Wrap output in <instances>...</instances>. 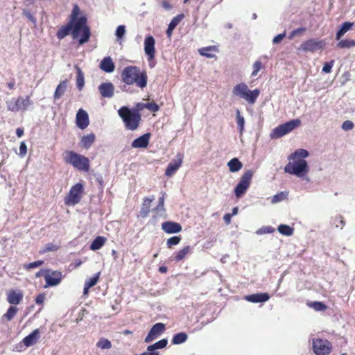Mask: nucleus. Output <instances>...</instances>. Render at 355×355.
Listing matches in <instances>:
<instances>
[{
	"label": "nucleus",
	"mask_w": 355,
	"mask_h": 355,
	"mask_svg": "<svg viewBox=\"0 0 355 355\" xmlns=\"http://www.w3.org/2000/svg\"><path fill=\"white\" fill-rule=\"evenodd\" d=\"M309 155V151L306 149L295 150L288 157V163L284 167L285 173L309 182L310 166L305 159Z\"/></svg>",
	"instance_id": "f257e3e1"
},
{
	"label": "nucleus",
	"mask_w": 355,
	"mask_h": 355,
	"mask_svg": "<svg viewBox=\"0 0 355 355\" xmlns=\"http://www.w3.org/2000/svg\"><path fill=\"white\" fill-rule=\"evenodd\" d=\"M80 9L77 5L73 8L71 15L70 26L71 35L73 38H79V44L86 43L90 37V31L87 26V19L84 16L78 17Z\"/></svg>",
	"instance_id": "f03ea898"
},
{
	"label": "nucleus",
	"mask_w": 355,
	"mask_h": 355,
	"mask_svg": "<svg viewBox=\"0 0 355 355\" xmlns=\"http://www.w3.org/2000/svg\"><path fill=\"white\" fill-rule=\"evenodd\" d=\"M123 81L127 85L136 84L140 88H144L147 84V75L141 72L137 67H127L121 73Z\"/></svg>",
	"instance_id": "7ed1b4c3"
},
{
	"label": "nucleus",
	"mask_w": 355,
	"mask_h": 355,
	"mask_svg": "<svg viewBox=\"0 0 355 355\" xmlns=\"http://www.w3.org/2000/svg\"><path fill=\"white\" fill-rule=\"evenodd\" d=\"M64 161L78 171L87 172L90 164L89 159L72 150H67L63 154Z\"/></svg>",
	"instance_id": "20e7f679"
},
{
	"label": "nucleus",
	"mask_w": 355,
	"mask_h": 355,
	"mask_svg": "<svg viewBox=\"0 0 355 355\" xmlns=\"http://www.w3.org/2000/svg\"><path fill=\"white\" fill-rule=\"evenodd\" d=\"M232 93L236 97L245 100L249 104L253 105L256 103L260 94V90L259 89L250 90L245 83H241L233 87Z\"/></svg>",
	"instance_id": "39448f33"
},
{
	"label": "nucleus",
	"mask_w": 355,
	"mask_h": 355,
	"mask_svg": "<svg viewBox=\"0 0 355 355\" xmlns=\"http://www.w3.org/2000/svg\"><path fill=\"white\" fill-rule=\"evenodd\" d=\"M118 114L128 129L135 130L139 127L141 115L136 110L132 111L124 106L119 110Z\"/></svg>",
	"instance_id": "423d86ee"
},
{
	"label": "nucleus",
	"mask_w": 355,
	"mask_h": 355,
	"mask_svg": "<svg viewBox=\"0 0 355 355\" xmlns=\"http://www.w3.org/2000/svg\"><path fill=\"white\" fill-rule=\"evenodd\" d=\"M301 125V121L298 119L291 120L285 123L281 124L274 128L270 133L271 139L280 138L297 128Z\"/></svg>",
	"instance_id": "0eeeda50"
},
{
	"label": "nucleus",
	"mask_w": 355,
	"mask_h": 355,
	"mask_svg": "<svg viewBox=\"0 0 355 355\" xmlns=\"http://www.w3.org/2000/svg\"><path fill=\"white\" fill-rule=\"evenodd\" d=\"M83 189L84 187L81 183L73 185L64 198V204L67 206H74L79 203L83 197Z\"/></svg>",
	"instance_id": "6e6552de"
},
{
	"label": "nucleus",
	"mask_w": 355,
	"mask_h": 355,
	"mask_svg": "<svg viewBox=\"0 0 355 355\" xmlns=\"http://www.w3.org/2000/svg\"><path fill=\"white\" fill-rule=\"evenodd\" d=\"M253 173L252 171L248 170L241 176L234 189V193L237 198H241L246 193L250 187Z\"/></svg>",
	"instance_id": "1a4fd4ad"
},
{
	"label": "nucleus",
	"mask_w": 355,
	"mask_h": 355,
	"mask_svg": "<svg viewBox=\"0 0 355 355\" xmlns=\"http://www.w3.org/2000/svg\"><path fill=\"white\" fill-rule=\"evenodd\" d=\"M32 105V102L29 96L18 97L12 98L6 101V105L8 110L16 112L19 110H26Z\"/></svg>",
	"instance_id": "9d476101"
},
{
	"label": "nucleus",
	"mask_w": 355,
	"mask_h": 355,
	"mask_svg": "<svg viewBox=\"0 0 355 355\" xmlns=\"http://www.w3.org/2000/svg\"><path fill=\"white\" fill-rule=\"evenodd\" d=\"M325 45L326 43L323 40L310 39L303 42L298 47V50L303 52L313 53L317 51L322 50Z\"/></svg>",
	"instance_id": "9b49d317"
},
{
	"label": "nucleus",
	"mask_w": 355,
	"mask_h": 355,
	"mask_svg": "<svg viewBox=\"0 0 355 355\" xmlns=\"http://www.w3.org/2000/svg\"><path fill=\"white\" fill-rule=\"evenodd\" d=\"M313 349L317 355H327L330 353L331 345L327 340H313Z\"/></svg>",
	"instance_id": "f8f14e48"
},
{
	"label": "nucleus",
	"mask_w": 355,
	"mask_h": 355,
	"mask_svg": "<svg viewBox=\"0 0 355 355\" xmlns=\"http://www.w3.org/2000/svg\"><path fill=\"white\" fill-rule=\"evenodd\" d=\"M62 279V275L59 271L47 270L44 274L46 284L44 288L58 285Z\"/></svg>",
	"instance_id": "ddd939ff"
},
{
	"label": "nucleus",
	"mask_w": 355,
	"mask_h": 355,
	"mask_svg": "<svg viewBox=\"0 0 355 355\" xmlns=\"http://www.w3.org/2000/svg\"><path fill=\"white\" fill-rule=\"evenodd\" d=\"M144 49L145 54L148 57V60L150 61L155 57V40L152 35H147L144 42Z\"/></svg>",
	"instance_id": "4468645a"
},
{
	"label": "nucleus",
	"mask_w": 355,
	"mask_h": 355,
	"mask_svg": "<svg viewBox=\"0 0 355 355\" xmlns=\"http://www.w3.org/2000/svg\"><path fill=\"white\" fill-rule=\"evenodd\" d=\"M165 330V325L163 323H156L153 326L151 329L150 330L148 336L145 338L146 343H150L154 339H155L157 336L161 335L162 332Z\"/></svg>",
	"instance_id": "2eb2a0df"
},
{
	"label": "nucleus",
	"mask_w": 355,
	"mask_h": 355,
	"mask_svg": "<svg viewBox=\"0 0 355 355\" xmlns=\"http://www.w3.org/2000/svg\"><path fill=\"white\" fill-rule=\"evenodd\" d=\"M76 123L77 126L81 130L85 129L89 125V116L85 110L83 109L78 110L76 116Z\"/></svg>",
	"instance_id": "dca6fc26"
},
{
	"label": "nucleus",
	"mask_w": 355,
	"mask_h": 355,
	"mask_svg": "<svg viewBox=\"0 0 355 355\" xmlns=\"http://www.w3.org/2000/svg\"><path fill=\"white\" fill-rule=\"evenodd\" d=\"M183 155L178 154L175 159L169 163L166 170L165 175L168 177L173 175L182 164Z\"/></svg>",
	"instance_id": "f3484780"
},
{
	"label": "nucleus",
	"mask_w": 355,
	"mask_h": 355,
	"mask_svg": "<svg viewBox=\"0 0 355 355\" xmlns=\"http://www.w3.org/2000/svg\"><path fill=\"white\" fill-rule=\"evenodd\" d=\"M150 138V133H146L132 141L131 146L133 148H146L148 146Z\"/></svg>",
	"instance_id": "a211bd4d"
},
{
	"label": "nucleus",
	"mask_w": 355,
	"mask_h": 355,
	"mask_svg": "<svg viewBox=\"0 0 355 355\" xmlns=\"http://www.w3.org/2000/svg\"><path fill=\"white\" fill-rule=\"evenodd\" d=\"M101 95L104 98H112L114 96V87L111 83H103L98 86Z\"/></svg>",
	"instance_id": "6ab92c4d"
},
{
	"label": "nucleus",
	"mask_w": 355,
	"mask_h": 355,
	"mask_svg": "<svg viewBox=\"0 0 355 355\" xmlns=\"http://www.w3.org/2000/svg\"><path fill=\"white\" fill-rule=\"evenodd\" d=\"M162 228L167 234H175L182 230V226L178 223L167 221L162 224Z\"/></svg>",
	"instance_id": "aec40b11"
},
{
	"label": "nucleus",
	"mask_w": 355,
	"mask_h": 355,
	"mask_svg": "<svg viewBox=\"0 0 355 355\" xmlns=\"http://www.w3.org/2000/svg\"><path fill=\"white\" fill-rule=\"evenodd\" d=\"M40 338V332L38 329H35L31 334L22 340V343L27 347L36 344Z\"/></svg>",
	"instance_id": "412c9836"
},
{
	"label": "nucleus",
	"mask_w": 355,
	"mask_h": 355,
	"mask_svg": "<svg viewBox=\"0 0 355 355\" xmlns=\"http://www.w3.org/2000/svg\"><path fill=\"white\" fill-rule=\"evenodd\" d=\"M23 293L21 291L11 290L8 293L7 301L10 304H19L23 299Z\"/></svg>",
	"instance_id": "4be33fe9"
},
{
	"label": "nucleus",
	"mask_w": 355,
	"mask_h": 355,
	"mask_svg": "<svg viewBox=\"0 0 355 355\" xmlns=\"http://www.w3.org/2000/svg\"><path fill=\"white\" fill-rule=\"evenodd\" d=\"M270 299L267 293H257L245 296V300L253 303L264 302Z\"/></svg>",
	"instance_id": "5701e85b"
},
{
	"label": "nucleus",
	"mask_w": 355,
	"mask_h": 355,
	"mask_svg": "<svg viewBox=\"0 0 355 355\" xmlns=\"http://www.w3.org/2000/svg\"><path fill=\"white\" fill-rule=\"evenodd\" d=\"M100 68L107 73H112L114 71L115 66L112 58L108 56L103 59L100 64Z\"/></svg>",
	"instance_id": "b1692460"
},
{
	"label": "nucleus",
	"mask_w": 355,
	"mask_h": 355,
	"mask_svg": "<svg viewBox=\"0 0 355 355\" xmlns=\"http://www.w3.org/2000/svg\"><path fill=\"white\" fill-rule=\"evenodd\" d=\"M96 139V136L94 133H89L87 135L83 136L80 139V145L85 149H88L93 144Z\"/></svg>",
	"instance_id": "393cba45"
},
{
	"label": "nucleus",
	"mask_w": 355,
	"mask_h": 355,
	"mask_svg": "<svg viewBox=\"0 0 355 355\" xmlns=\"http://www.w3.org/2000/svg\"><path fill=\"white\" fill-rule=\"evenodd\" d=\"M184 18V15L181 14L175 17L170 22L167 31L166 35L168 37H171L174 28L178 25L181 20Z\"/></svg>",
	"instance_id": "a878e982"
},
{
	"label": "nucleus",
	"mask_w": 355,
	"mask_h": 355,
	"mask_svg": "<svg viewBox=\"0 0 355 355\" xmlns=\"http://www.w3.org/2000/svg\"><path fill=\"white\" fill-rule=\"evenodd\" d=\"M67 87V81L63 80L60 83V84L57 86L55 91L53 94V98L55 100H58L66 92Z\"/></svg>",
	"instance_id": "bb28decb"
},
{
	"label": "nucleus",
	"mask_w": 355,
	"mask_h": 355,
	"mask_svg": "<svg viewBox=\"0 0 355 355\" xmlns=\"http://www.w3.org/2000/svg\"><path fill=\"white\" fill-rule=\"evenodd\" d=\"M144 108H146L152 112H157L159 110V106L155 103H138L135 106V110L139 112V111L143 110Z\"/></svg>",
	"instance_id": "cd10ccee"
},
{
	"label": "nucleus",
	"mask_w": 355,
	"mask_h": 355,
	"mask_svg": "<svg viewBox=\"0 0 355 355\" xmlns=\"http://www.w3.org/2000/svg\"><path fill=\"white\" fill-rule=\"evenodd\" d=\"M227 166L229 170L232 173H236L239 171L242 167V163L239 160L238 158H233L227 162Z\"/></svg>",
	"instance_id": "c85d7f7f"
},
{
	"label": "nucleus",
	"mask_w": 355,
	"mask_h": 355,
	"mask_svg": "<svg viewBox=\"0 0 355 355\" xmlns=\"http://www.w3.org/2000/svg\"><path fill=\"white\" fill-rule=\"evenodd\" d=\"M217 51V48L215 46H209L198 49L199 53L209 58L215 57L214 52Z\"/></svg>",
	"instance_id": "c756f323"
},
{
	"label": "nucleus",
	"mask_w": 355,
	"mask_h": 355,
	"mask_svg": "<svg viewBox=\"0 0 355 355\" xmlns=\"http://www.w3.org/2000/svg\"><path fill=\"white\" fill-rule=\"evenodd\" d=\"M191 251V247L187 245L184 247L182 249L177 252L174 257V260L177 262L183 260L187 255H188Z\"/></svg>",
	"instance_id": "7c9ffc66"
},
{
	"label": "nucleus",
	"mask_w": 355,
	"mask_h": 355,
	"mask_svg": "<svg viewBox=\"0 0 355 355\" xmlns=\"http://www.w3.org/2000/svg\"><path fill=\"white\" fill-rule=\"evenodd\" d=\"M105 242L106 238L103 236H98L91 243L90 249L94 251L98 250L105 245Z\"/></svg>",
	"instance_id": "2f4dec72"
},
{
	"label": "nucleus",
	"mask_w": 355,
	"mask_h": 355,
	"mask_svg": "<svg viewBox=\"0 0 355 355\" xmlns=\"http://www.w3.org/2000/svg\"><path fill=\"white\" fill-rule=\"evenodd\" d=\"M18 312V309L15 306H10L6 313L2 316V320L10 321L12 320Z\"/></svg>",
	"instance_id": "473e14b6"
},
{
	"label": "nucleus",
	"mask_w": 355,
	"mask_h": 355,
	"mask_svg": "<svg viewBox=\"0 0 355 355\" xmlns=\"http://www.w3.org/2000/svg\"><path fill=\"white\" fill-rule=\"evenodd\" d=\"M75 69L77 71V77H76V85L79 90H81L85 85V78L84 74L81 69L78 67L75 66Z\"/></svg>",
	"instance_id": "72a5a7b5"
},
{
	"label": "nucleus",
	"mask_w": 355,
	"mask_h": 355,
	"mask_svg": "<svg viewBox=\"0 0 355 355\" xmlns=\"http://www.w3.org/2000/svg\"><path fill=\"white\" fill-rule=\"evenodd\" d=\"M353 23L352 22H345L342 24L340 28L336 33V40H340V37L348 31H349L353 26Z\"/></svg>",
	"instance_id": "f704fd0d"
},
{
	"label": "nucleus",
	"mask_w": 355,
	"mask_h": 355,
	"mask_svg": "<svg viewBox=\"0 0 355 355\" xmlns=\"http://www.w3.org/2000/svg\"><path fill=\"white\" fill-rule=\"evenodd\" d=\"M278 232L284 236H291L293 234L294 230L287 225H280L277 228Z\"/></svg>",
	"instance_id": "c9c22d12"
},
{
	"label": "nucleus",
	"mask_w": 355,
	"mask_h": 355,
	"mask_svg": "<svg viewBox=\"0 0 355 355\" xmlns=\"http://www.w3.org/2000/svg\"><path fill=\"white\" fill-rule=\"evenodd\" d=\"M187 338L188 336L185 333H178L173 336L172 343L173 345L182 344L187 340Z\"/></svg>",
	"instance_id": "e433bc0d"
},
{
	"label": "nucleus",
	"mask_w": 355,
	"mask_h": 355,
	"mask_svg": "<svg viewBox=\"0 0 355 355\" xmlns=\"http://www.w3.org/2000/svg\"><path fill=\"white\" fill-rule=\"evenodd\" d=\"M96 347L101 349H109L112 347V343L108 339L101 338L96 343Z\"/></svg>",
	"instance_id": "4c0bfd02"
},
{
	"label": "nucleus",
	"mask_w": 355,
	"mask_h": 355,
	"mask_svg": "<svg viewBox=\"0 0 355 355\" xmlns=\"http://www.w3.org/2000/svg\"><path fill=\"white\" fill-rule=\"evenodd\" d=\"M168 343L166 339H162L159 341L155 343V344L150 345L148 347V351L153 352L155 349H163L164 348Z\"/></svg>",
	"instance_id": "58836bf2"
},
{
	"label": "nucleus",
	"mask_w": 355,
	"mask_h": 355,
	"mask_svg": "<svg viewBox=\"0 0 355 355\" xmlns=\"http://www.w3.org/2000/svg\"><path fill=\"white\" fill-rule=\"evenodd\" d=\"M308 306L313 309L316 311H322L327 309V306L320 302H309Z\"/></svg>",
	"instance_id": "ea45409f"
},
{
	"label": "nucleus",
	"mask_w": 355,
	"mask_h": 355,
	"mask_svg": "<svg viewBox=\"0 0 355 355\" xmlns=\"http://www.w3.org/2000/svg\"><path fill=\"white\" fill-rule=\"evenodd\" d=\"M288 197V193L285 191H281L275 196H272L271 202L272 204H276L279 202L283 201L284 200L286 199Z\"/></svg>",
	"instance_id": "a19ab883"
},
{
	"label": "nucleus",
	"mask_w": 355,
	"mask_h": 355,
	"mask_svg": "<svg viewBox=\"0 0 355 355\" xmlns=\"http://www.w3.org/2000/svg\"><path fill=\"white\" fill-rule=\"evenodd\" d=\"M236 112L237 125L239 127V132L240 134H243V132L244 130L245 119L244 117L241 115L240 111L239 110H237Z\"/></svg>",
	"instance_id": "79ce46f5"
},
{
	"label": "nucleus",
	"mask_w": 355,
	"mask_h": 355,
	"mask_svg": "<svg viewBox=\"0 0 355 355\" xmlns=\"http://www.w3.org/2000/svg\"><path fill=\"white\" fill-rule=\"evenodd\" d=\"M69 33H71V28L70 26V24H69L67 26H64L61 28L57 33V37L59 39H62L65 36L69 34Z\"/></svg>",
	"instance_id": "37998d69"
},
{
	"label": "nucleus",
	"mask_w": 355,
	"mask_h": 355,
	"mask_svg": "<svg viewBox=\"0 0 355 355\" xmlns=\"http://www.w3.org/2000/svg\"><path fill=\"white\" fill-rule=\"evenodd\" d=\"M334 220V225L337 228L343 229L345 225V221L344 220V218L343 216H337L335 218H333Z\"/></svg>",
	"instance_id": "c03bdc74"
},
{
	"label": "nucleus",
	"mask_w": 355,
	"mask_h": 355,
	"mask_svg": "<svg viewBox=\"0 0 355 355\" xmlns=\"http://www.w3.org/2000/svg\"><path fill=\"white\" fill-rule=\"evenodd\" d=\"M337 46L338 48H351L355 46V40H341L338 43Z\"/></svg>",
	"instance_id": "a18cd8bd"
},
{
	"label": "nucleus",
	"mask_w": 355,
	"mask_h": 355,
	"mask_svg": "<svg viewBox=\"0 0 355 355\" xmlns=\"http://www.w3.org/2000/svg\"><path fill=\"white\" fill-rule=\"evenodd\" d=\"M101 272H98L95 275V276L89 278L87 280H86L85 284L87 285V287H92L95 286L100 277Z\"/></svg>",
	"instance_id": "49530a36"
},
{
	"label": "nucleus",
	"mask_w": 355,
	"mask_h": 355,
	"mask_svg": "<svg viewBox=\"0 0 355 355\" xmlns=\"http://www.w3.org/2000/svg\"><path fill=\"white\" fill-rule=\"evenodd\" d=\"M275 229L271 226H263L256 231L257 235L270 234L274 232Z\"/></svg>",
	"instance_id": "de8ad7c7"
},
{
	"label": "nucleus",
	"mask_w": 355,
	"mask_h": 355,
	"mask_svg": "<svg viewBox=\"0 0 355 355\" xmlns=\"http://www.w3.org/2000/svg\"><path fill=\"white\" fill-rule=\"evenodd\" d=\"M125 34V27L123 25H120L116 28V37L118 40L122 39Z\"/></svg>",
	"instance_id": "09e8293b"
},
{
	"label": "nucleus",
	"mask_w": 355,
	"mask_h": 355,
	"mask_svg": "<svg viewBox=\"0 0 355 355\" xmlns=\"http://www.w3.org/2000/svg\"><path fill=\"white\" fill-rule=\"evenodd\" d=\"M181 240L180 236H173L167 240L166 244L168 248H171L173 245H178Z\"/></svg>",
	"instance_id": "8fccbe9b"
},
{
	"label": "nucleus",
	"mask_w": 355,
	"mask_h": 355,
	"mask_svg": "<svg viewBox=\"0 0 355 355\" xmlns=\"http://www.w3.org/2000/svg\"><path fill=\"white\" fill-rule=\"evenodd\" d=\"M252 68L253 71L251 75L252 76H256L262 68V63L257 60L253 64Z\"/></svg>",
	"instance_id": "3c124183"
},
{
	"label": "nucleus",
	"mask_w": 355,
	"mask_h": 355,
	"mask_svg": "<svg viewBox=\"0 0 355 355\" xmlns=\"http://www.w3.org/2000/svg\"><path fill=\"white\" fill-rule=\"evenodd\" d=\"M43 263H44L43 261H36L26 264L24 266V268L29 270V269H32V268H38L40 266H42Z\"/></svg>",
	"instance_id": "603ef678"
},
{
	"label": "nucleus",
	"mask_w": 355,
	"mask_h": 355,
	"mask_svg": "<svg viewBox=\"0 0 355 355\" xmlns=\"http://www.w3.org/2000/svg\"><path fill=\"white\" fill-rule=\"evenodd\" d=\"M334 60H331L329 62H326L324 63V66H323V68H322V71L325 73H329L331 72V69L334 66Z\"/></svg>",
	"instance_id": "864d4df0"
},
{
	"label": "nucleus",
	"mask_w": 355,
	"mask_h": 355,
	"mask_svg": "<svg viewBox=\"0 0 355 355\" xmlns=\"http://www.w3.org/2000/svg\"><path fill=\"white\" fill-rule=\"evenodd\" d=\"M58 249V246L54 245V244H52V243H49L47 244L44 249H42L40 252L41 253H44V252H49V251H55Z\"/></svg>",
	"instance_id": "5fc2aeb1"
},
{
	"label": "nucleus",
	"mask_w": 355,
	"mask_h": 355,
	"mask_svg": "<svg viewBox=\"0 0 355 355\" xmlns=\"http://www.w3.org/2000/svg\"><path fill=\"white\" fill-rule=\"evenodd\" d=\"M27 153V146L24 141L21 142L20 146H19V155L21 157H24Z\"/></svg>",
	"instance_id": "6e6d98bb"
},
{
	"label": "nucleus",
	"mask_w": 355,
	"mask_h": 355,
	"mask_svg": "<svg viewBox=\"0 0 355 355\" xmlns=\"http://www.w3.org/2000/svg\"><path fill=\"white\" fill-rule=\"evenodd\" d=\"M354 128V123L351 121H345L342 124V128L344 130H350Z\"/></svg>",
	"instance_id": "4d7b16f0"
},
{
	"label": "nucleus",
	"mask_w": 355,
	"mask_h": 355,
	"mask_svg": "<svg viewBox=\"0 0 355 355\" xmlns=\"http://www.w3.org/2000/svg\"><path fill=\"white\" fill-rule=\"evenodd\" d=\"M155 211L156 212L155 217L162 216L165 212L164 206L160 207V205H157Z\"/></svg>",
	"instance_id": "13d9d810"
},
{
	"label": "nucleus",
	"mask_w": 355,
	"mask_h": 355,
	"mask_svg": "<svg viewBox=\"0 0 355 355\" xmlns=\"http://www.w3.org/2000/svg\"><path fill=\"white\" fill-rule=\"evenodd\" d=\"M154 197L144 198L142 206L144 207L150 209V204L154 200Z\"/></svg>",
	"instance_id": "bf43d9fd"
},
{
	"label": "nucleus",
	"mask_w": 355,
	"mask_h": 355,
	"mask_svg": "<svg viewBox=\"0 0 355 355\" xmlns=\"http://www.w3.org/2000/svg\"><path fill=\"white\" fill-rule=\"evenodd\" d=\"M44 300H45V294L41 293L37 296V297L35 299V302L37 304H43Z\"/></svg>",
	"instance_id": "052dcab7"
},
{
	"label": "nucleus",
	"mask_w": 355,
	"mask_h": 355,
	"mask_svg": "<svg viewBox=\"0 0 355 355\" xmlns=\"http://www.w3.org/2000/svg\"><path fill=\"white\" fill-rule=\"evenodd\" d=\"M23 14L34 24H36L35 18L31 14V12L28 10H24Z\"/></svg>",
	"instance_id": "680f3d73"
},
{
	"label": "nucleus",
	"mask_w": 355,
	"mask_h": 355,
	"mask_svg": "<svg viewBox=\"0 0 355 355\" xmlns=\"http://www.w3.org/2000/svg\"><path fill=\"white\" fill-rule=\"evenodd\" d=\"M284 33L279 34L273 38L272 42L274 44H278L284 38Z\"/></svg>",
	"instance_id": "e2e57ef3"
},
{
	"label": "nucleus",
	"mask_w": 355,
	"mask_h": 355,
	"mask_svg": "<svg viewBox=\"0 0 355 355\" xmlns=\"http://www.w3.org/2000/svg\"><path fill=\"white\" fill-rule=\"evenodd\" d=\"M232 215L230 214H226L223 216V220L227 225L231 223Z\"/></svg>",
	"instance_id": "0e129e2a"
},
{
	"label": "nucleus",
	"mask_w": 355,
	"mask_h": 355,
	"mask_svg": "<svg viewBox=\"0 0 355 355\" xmlns=\"http://www.w3.org/2000/svg\"><path fill=\"white\" fill-rule=\"evenodd\" d=\"M149 212H150V209L144 207L142 206L140 214L143 217H146L148 214Z\"/></svg>",
	"instance_id": "69168bd1"
},
{
	"label": "nucleus",
	"mask_w": 355,
	"mask_h": 355,
	"mask_svg": "<svg viewBox=\"0 0 355 355\" xmlns=\"http://www.w3.org/2000/svg\"><path fill=\"white\" fill-rule=\"evenodd\" d=\"M16 135H17L18 137H22V135H24V130L20 128H18L16 130Z\"/></svg>",
	"instance_id": "338daca9"
},
{
	"label": "nucleus",
	"mask_w": 355,
	"mask_h": 355,
	"mask_svg": "<svg viewBox=\"0 0 355 355\" xmlns=\"http://www.w3.org/2000/svg\"><path fill=\"white\" fill-rule=\"evenodd\" d=\"M158 205H160V207L164 206V193L159 198Z\"/></svg>",
	"instance_id": "774afa93"
}]
</instances>
